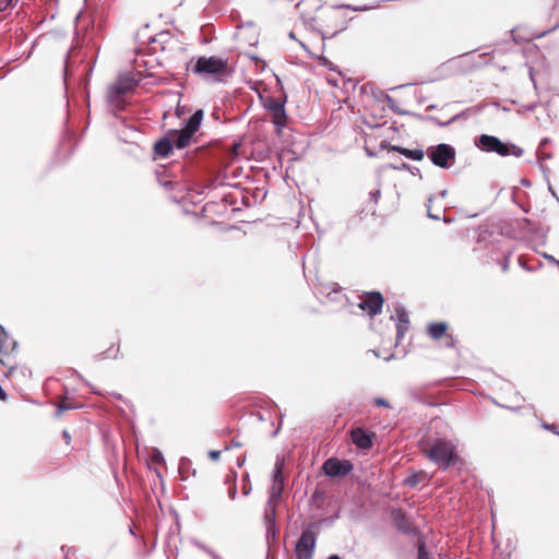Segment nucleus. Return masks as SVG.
<instances>
[{"mask_svg": "<svg viewBox=\"0 0 559 559\" xmlns=\"http://www.w3.org/2000/svg\"><path fill=\"white\" fill-rule=\"evenodd\" d=\"M20 0H4L3 7H0V10L5 9L8 7H15Z\"/></svg>", "mask_w": 559, "mask_h": 559, "instance_id": "28", "label": "nucleus"}, {"mask_svg": "<svg viewBox=\"0 0 559 559\" xmlns=\"http://www.w3.org/2000/svg\"><path fill=\"white\" fill-rule=\"evenodd\" d=\"M430 461L440 465L443 469L449 468L459 460L456 447L453 442L438 439L429 448L425 449Z\"/></svg>", "mask_w": 559, "mask_h": 559, "instance_id": "4", "label": "nucleus"}, {"mask_svg": "<svg viewBox=\"0 0 559 559\" xmlns=\"http://www.w3.org/2000/svg\"><path fill=\"white\" fill-rule=\"evenodd\" d=\"M265 108L272 112L273 123L280 134L287 122L284 102L277 98H269L265 103Z\"/></svg>", "mask_w": 559, "mask_h": 559, "instance_id": "9", "label": "nucleus"}, {"mask_svg": "<svg viewBox=\"0 0 559 559\" xmlns=\"http://www.w3.org/2000/svg\"><path fill=\"white\" fill-rule=\"evenodd\" d=\"M417 557H418V559H429L428 552H427L426 547H425V542L421 540V539L418 540V554H417Z\"/></svg>", "mask_w": 559, "mask_h": 559, "instance_id": "21", "label": "nucleus"}, {"mask_svg": "<svg viewBox=\"0 0 559 559\" xmlns=\"http://www.w3.org/2000/svg\"><path fill=\"white\" fill-rule=\"evenodd\" d=\"M476 145L485 152H495L500 156L513 154L520 157L523 154L522 148L513 145L511 152L506 143L501 142L497 136L488 134H481L476 141Z\"/></svg>", "mask_w": 559, "mask_h": 559, "instance_id": "5", "label": "nucleus"}, {"mask_svg": "<svg viewBox=\"0 0 559 559\" xmlns=\"http://www.w3.org/2000/svg\"><path fill=\"white\" fill-rule=\"evenodd\" d=\"M508 266H509V262H508V260H506V261L502 263V270H503V271H507V270H508Z\"/></svg>", "mask_w": 559, "mask_h": 559, "instance_id": "37", "label": "nucleus"}, {"mask_svg": "<svg viewBox=\"0 0 559 559\" xmlns=\"http://www.w3.org/2000/svg\"><path fill=\"white\" fill-rule=\"evenodd\" d=\"M448 330V325L444 322L431 323L428 326V333L433 340L442 337Z\"/></svg>", "mask_w": 559, "mask_h": 559, "instance_id": "18", "label": "nucleus"}, {"mask_svg": "<svg viewBox=\"0 0 559 559\" xmlns=\"http://www.w3.org/2000/svg\"><path fill=\"white\" fill-rule=\"evenodd\" d=\"M283 490L284 484H280L278 481L273 483L269 491L267 501L278 504Z\"/></svg>", "mask_w": 559, "mask_h": 559, "instance_id": "19", "label": "nucleus"}, {"mask_svg": "<svg viewBox=\"0 0 559 559\" xmlns=\"http://www.w3.org/2000/svg\"><path fill=\"white\" fill-rule=\"evenodd\" d=\"M559 435V432H557Z\"/></svg>", "mask_w": 559, "mask_h": 559, "instance_id": "44", "label": "nucleus"}, {"mask_svg": "<svg viewBox=\"0 0 559 559\" xmlns=\"http://www.w3.org/2000/svg\"><path fill=\"white\" fill-rule=\"evenodd\" d=\"M383 306V297L380 293H368L366 296L359 301L358 307L367 311L369 316H376L381 312Z\"/></svg>", "mask_w": 559, "mask_h": 559, "instance_id": "11", "label": "nucleus"}, {"mask_svg": "<svg viewBox=\"0 0 559 559\" xmlns=\"http://www.w3.org/2000/svg\"><path fill=\"white\" fill-rule=\"evenodd\" d=\"M231 445L235 448H240L242 444L239 441L233 440Z\"/></svg>", "mask_w": 559, "mask_h": 559, "instance_id": "36", "label": "nucleus"}, {"mask_svg": "<svg viewBox=\"0 0 559 559\" xmlns=\"http://www.w3.org/2000/svg\"><path fill=\"white\" fill-rule=\"evenodd\" d=\"M203 119V110L198 109L181 130H170L166 136L157 141L154 152L157 156L167 157L174 146L181 150L191 143L194 133L199 130Z\"/></svg>", "mask_w": 559, "mask_h": 559, "instance_id": "1", "label": "nucleus"}, {"mask_svg": "<svg viewBox=\"0 0 559 559\" xmlns=\"http://www.w3.org/2000/svg\"><path fill=\"white\" fill-rule=\"evenodd\" d=\"M209 455L211 459L217 460L221 455V452L219 451H210Z\"/></svg>", "mask_w": 559, "mask_h": 559, "instance_id": "31", "label": "nucleus"}, {"mask_svg": "<svg viewBox=\"0 0 559 559\" xmlns=\"http://www.w3.org/2000/svg\"><path fill=\"white\" fill-rule=\"evenodd\" d=\"M328 559H341L337 555H332Z\"/></svg>", "mask_w": 559, "mask_h": 559, "instance_id": "39", "label": "nucleus"}, {"mask_svg": "<svg viewBox=\"0 0 559 559\" xmlns=\"http://www.w3.org/2000/svg\"><path fill=\"white\" fill-rule=\"evenodd\" d=\"M236 493H237V488H236V486L230 487V488H229V490H228V496H229V498L234 500V499H235V497H236Z\"/></svg>", "mask_w": 559, "mask_h": 559, "instance_id": "29", "label": "nucleus"}, {"mask_svg": "<svg viewBox=\"0 0 559 559\" xmlns=\"http://www.w3.org/2000/svg\"><path fill=\"white\" fill-rule=\"evenodd\" d=\"M322 469L330 477H341L353 469V464L347 460L329 459L323 463Z\"/></svg>", "mask_w": 559, "mask_h": 559, "instance_id": "10", "label": "nucleus"}, {"mask_svg": "<svg viewBox=\"0 0 559 559\" xmlns=\"http://www.w3.org/2000/svg\"><path fill=\"white\" fill-rule=\"evenodd\" d=\"M212 559H223L219 555L211 550L210 548L202 546L201 547Z\"/></svg>", "mask_w": 559, "mask_h": 559, "instance_id": "24", "label": "nucleus"}, {"mask_svg": "<svg viewBox=\"0 0 559 559\" xmlns=\"http://www.w3.org/2000/svg\"><path fill=\"white\" fill-rule=\"evenodd\" d=\"M136 80L132 74L120 75L115 83H112L107 90V103L116 110H122L124 108V95L138 85Z\"/></svg>", "mask_w": 559, "mask_h": 559, "instance_id": "3", "label": "nucleus"}, {"mask_svg": "<svg viewBox=\"0 0 559 559\" xmlns=\"http://www.w3.org/2000/svg\"><path fill=\"white\" fill-rule=\"evenodd\" d=\"M407 483L411 485V486H415L416 485V481L415 479H408Z\"/></svg>", "mask_w": 559, "mask_h": 559, "instance_id": "38", "label": "nucleus"}, {"mask_svg": "<svg viewBox=\"0 0 559 559\" xmlns=\"http://www.w3.org/2000/svg\"><path fill=\"white\" fill-rule=\"evenodd\" d=\"M343 7H335L333 8L332 10H330L326 15H325V19L329 21V22H336V21H340V23L335 24V27H337V29H334L330 33V37H333L335 34H337L338 32L345 29V22L341 19V13H340V10L342 9Z\"/></svg>", "mask_w": 559, "mask_h": 559, "instance_id": "16", "label": "nucleus"}, {"mask_svg": "<svg viewBox=\"0 0 559 559\" xmlns=\"http://www.w3.org/2000/svg\"><path fill=\"white\" fill-rule=\"evenodd\" d=\"M431 202H432V199H431V198H429V199H428V203H427V205H426V206H427V213H428V216H429L430 218H432V219L438 221V219H440V215L432 214V213H431V211H430V203H431Z\"/></svg>", "mask_w": 559, "mask_h": 559, "instance_id": "22", "label": "nucleus"}, {"mask_svg": "<svg viewBox=\"0 0 559 559\" xmlns=\"http://www.w3.org/2000/svg\"><path fill=\"white\" fill-rule=\"evenodd\" d=\"M212 559H223L219 555L211 550L210 548L202 546L201 547Z\"/></svg>", "mask_w": 559, "mask_h": 559, "instance_id": "23", "label": "nucleus"}, {"mask_svg": "<svg viewBox=\"0 0 559 559\" xmlns=\"http://www.w3.org/2000/svg\"><path fill=\"white\" fill-rule=\"evenodd\" d=\"M0 400L1 401H5L7 400V393L5 391L2 389V386L0 385Z\"/></svg>", "mask_w": 559, "mask_h": 559, "instance_id": "32", "label": "nucleus"}, {"mask_svg": "<svg viewBox=\"0 0 559 559\" xmlns=\"http://www.w3.org/2000/svg\"><path fill=\"white\" fill-rule=\"evenodd\" d=\"M374 403H376V405H378V406L391 407V406H390V404H389V402H388V401H385V400H384V399H382V397H377V399L374 400Z\"/></svg>", "mask_w": 559, "mask_h": 559, "instance_id": "27", "label": "nucleus"}, {"mask_svg": "<svg viewBox=\"0 0 559 559\" xmlns=\"http://www.w3.org/2000/svg\"><path fill=\"white\" fill-rule=\"evenodd\" d=\"M352 441L357 448L362 450H368L372 447L370 435L362 428L352 430Z\"/></svg>", "mask_w": 559, "mask_h": 559, "instance_id": "12", "label": "nucleus"}, {"mask_svg": "<svg viewBox=\"0 0 559 559\" xmlns=\"http://www.w3.org/2000/svg\"><path fill=\"white\" fill-rule=\"evenodd\" d=\"M392 519H393L395 526L400 531H402L404 533H409L413 531L412 524L403 511L394 510L392 512Z\"/></svg>", "mask_w": 559, "mask_h": 559, "instance_id": "15", "label": "nucleus"}, {"mask_svg": "<svg viewBox=\"0 0 559 559\" xmlns=\"http://www.w3.org/2000/svg\"><path fill=\"white\" fill-rule=\"evenodd\" d=\"M544 428L556 432V430H555L556 426L555 425H544Z\"/></svg>", "mask_w": 559, "mask_h": 559, "instance_id": "33", "label": "nucleus"}, {"mask_svg": "<svg viewBox=\"0 0 559 559\" xmlns=\"http://www.w3.org/2000/svg\"><path fill=\"white\" fill-rule=\"evenodd\" d=\"M380 194H381L380 189H377V190H374V191H371V192L369 193L370 200H371V201H373L374 203H377V202H378V200H379V198H380Z\"/></svg>", "mask_w": 559, "mask_h": 559, "instance_id": "26", "label": "nucleus"}, {"mask_svg": "<svg viewBox=\"0 0 559 559\" xmlns=\"http://www.w3.org/2000/svg\"><path fill=\"white\" fill-rule=\"evenodd\" d=\"M63 438L66 439L67 443H69V441H70V435H69V432H68V431H66V430L63 431Z\"/></svg>", "mask_w": 559, "mask_h": 559, "instance_id": "35", "label": "nucleus"}, {"mask_svg": "<svg viewBox=\"0 0 559 559\" xmlns=\"http://www.w3.org/2000/svg\"><path fill=\"white\" fill-rule=\"evenodd\" d=\"M536 107H537V103H531V104L522 106V108L519 110V112L533 111V110H535Z\"/></svg>", "mask_w": 559, "mask_h": 559, "instance_id": "25", "label": "nucleus"}, {"mask_svg": "<svg viewBox=\"0 0 559 559\" xmlns=\"http://www.w3.org/2000/svg\"><path fill=\"white\" fill-rule=\"evenodd\" d=\"M17 343L14 341L2 325H0V361L8 367L10 371L16 368V362L5 361L4 358H10L11 354L16 350Z\"/></svg>", "mask_w": 559, "mask_h": 559, "instance_id": "8", "label": "nucleus"}, {"mask_svg": "<svg viewBox=\"0 0 559 559\" xmlns=\"http://www.w3.org/2000/svg\"><path fill=\"white\" fill-rule=\"evenodd\" d=\"M283 468H284V461L280 457H276V461L274 464L273 477H272L273 483L278 481L280 484H284Z\"/></svg>", "mask_w": 559, "mask_h": 559, "instance_id": "20", "label": "nucleus"}, {"mask_svg": "<svg viewBox=\"0 0 559 559\" xmlns=\"http://www.w3.org/2000/svg\"><path fill=\"white\" fill-rule=\"evenodd\" d=\"M427 155L433 165L448 169L452 166L455 159V150L445 143L430 146L427 150Z\"/></svg>", "mask_w": 559, "mask_h": 559, "instance_id": "6", "label": "nucleus"}, {"mask_svg": "<svg viewBox=\"0 0 559 559\" xmlns=\"http://www.w3.org/2000/svg\"><path fill=\"white\" fill-rule=\"evenodd\" d=\"M402 168H403V169H407V168H408V166H407L406 164H403V165H402Z\"/></svg>", "mask_w": 559, "mask_h": 559, "instance_id": "41", "label": "nucleus"}, {"mask_svg": "<svg viewBox=\"0 0 559 559\" xmlns=\"http://www.w3.org/2000/svg\"><path fill=\"white\" fill-rule=\"evenodd\" d=\"M189 70L205 81L221 82L230 74L228 59L217 56L199 57Z\"/></svg>", "mask_w": 559, "mask_h": 559, "instance_id": "2", "label": "nucleus"}, {"mask_svg": "<svg viewBox=\"0 0 559 559\" xmlns=\"http://www.w3.org/2000/svg\"><path fill=\"white\" fill-rule=\"evenodd\" d=\"M395 316L397 319L396 336L397 340H401L404 336L405 332L408 330V313L403 306L397 305L395 308Z\"/></svg>", "mask_w": 559, "mask_h": 559, "instance_id": "13", "label": "nucleus"}, {"mask_svg": "<svg viewBox=\"0 0 559 559\" xmlns=\"http://www.w3.org/2000/svg\"><path fill=\"white\" fill-rule=\"evenodd\" d=\"M531 79H532V81H533V85L536 87V82L534 81V79H533V75H532V74H531Z\"/></svg>", "mask_w": 559, "mask_h": 559, "instance_id": "40", "label": "nucleus"}, {"mask_svg": "<svg viewBox=\"0 0 559 559\" xmlns=\"http://www.w3.org/2000/svg\"><path fill=\"white\" fill-rule=\"evenodd\" d=\"M250 491H251V487L250 486L249 487H247V486L243 487V496H248L250 493Z\"/></svg>", "mask_w": 559, "mask_h": 559, "instance_id": "34", "label": "nucleus"}, {"mask_svg": "<svg viewBox=\"0 0 559 559\" xmlns=\"http://www.w3.org/2000/svg\"><path fill=\"white\" fill-rule=\"evenodd\" d=\"M0 4H1V7H3V4H4V0L0 1Z\"/></svg>", "mask_w": 559, "mask_h": 559, "instance_id": "43", "label": "nucleus"}, {"mask_svg": "<svg viewBox=\"0 0 559 559\" xmlns=\"http://www.w3.org/2000/svg\"><path fill=\"white\" fill-rule=\"evenodd\" d=\"M66 409H70V406L69 405H66L64 403H61L59 406H58V414H61L63 411Z\"/></svg>", "mask_w": 559, "mask_h": 559, "instance_id": "30", "label": "nucleus"}, {"mask_svg": "<svg viewBox=\"0 0 559 559\" xmlns=\"http://www.w3.org/2000/svg\"><path fill=\"white\" fill-rule=\"evenodd\" d=\"M245 460L238 461V465L241 466Z\"/></svg>", "mask_w": 559, "mask_h": 559, "instance_id": "42", "label": "nucleus"}, {"mask_svg": "<svg viewBox=\"0 0 559 559\" xmlns=\"http://www.w3.org/2000/svg\"><path fill=\"white\" fill-rule=\"evenodd\" d=\"M276 507L277 503L266 502L265 512H264V523L266 525V534H276Z\"/></svg>", "mask_w": 559, "mask_h": 559, "instance_id": "14", "label": "nucleus"}, {"mask_svg": "<svg viewBox=\"0 0 559 559\" xmlns=\"http://www.w3.org/2000/svg\"><path fill=\"white\" fill-rule=\"evenodd\" d=\"M316 542V533L311 528L305 530L295 546L296 559H312Z\"/></svg>", "mask_w": 559, "mask_h": 559, "instance_id": "7", "label": "nucleus"}, {"mask_svg": "<svg viewBox=\"0 0 559 559\" xmlns=\"http://www.w3.org/2000/svg\"><path fill=\"white\" fill-rule=\"evenodd\" d=\"M391 151H395L404 155L406 158L413 159V160H421L425 156V153L423 150L416 148V150H409V148H403L400 146H391Z\"/></svg>", "mask_w": 559, "mask_h": 559, "instance_id": "17", "label": "nucleus"}]
</instances>
